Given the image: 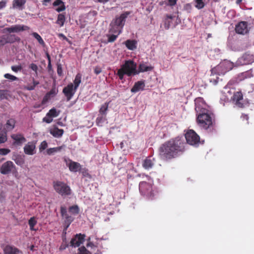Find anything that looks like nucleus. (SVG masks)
Returning <instances> with one entry per match:
<instances>
[{
    "instance_id": "28",
    "label": "nucleus",
    "mask_w": 254,
    "mask_h": 254,
    "mask_svg": "<svg viewBox=\"0 0 254 254\" xmlns=\"http://www.w3.org/2000/svg\"><path fill=\"white\" fill-rule=\"evenodd\" d=\"M153 67L151 65H148L145 63H141L139 65L138 73L140 72H143L145 71H150L152 69Z\"/></svg>"
},
{
    "instance_id": "60",
    "label": "nucleus",
    "mask_w": 254,
    "mask_h": 254,
    "mask_svg": "<svg viewBox=\"0 0 254 254\" xmlns=\"http://www.w3.org/2000/svg\"><path fill=\"white\" fill-rule=\"evenodd\" d=\"M48 60H49V63H48V68L49 69H51V67H52V65H51V60H50V56L49 55H48Z\"/></svg>"
},
{
    "instance_id": "44",
    "label": "nucleus",
    "mask_w": 254,
    "mask_h": 254,
    "mask_svg": "<svg viewBox=\"0 0 254 254\" xmlns=\"http://www.w3.org/2000/svg\"><path fill=\"white\" fill-rule=\"evenodd\" d=\"M48 147V143L46 141H42L39 146V151L40 152L45 150Z\"/></svg>"
},
{
    "instance_id": "38",
    "label": "nucleus",
    "mask_w": 254,
    "mask_h": 254,
    "mask_svg": "<svg viewBox=\"0 0 254 254\" xmlns=\"http://www.w3.org/2000/svg\"><path fill=\"white\" fill-rule=\"evenodd\" d=\"M108 108V104L105 103L101 107L100 109V113L101 115H105L106 114V111Z\"/></svg>"
},
{
    "instance_id": "41",
    "label": "nucleus",
    "mask_w": 254,
    "mask_h": 254,
    "mask_svg": "<svg viewBox=\"0 0 254 254\" xmlns=\"http://www.w3.org/2000/svg\"><path fill=\"white\" fill-rule=\"evenodd\" d=\"M36 223H37V222H36V220L35 219L34 217H32L30 219V220H29V225L30 226V229L31 230H35L34 228V227L36 225Z\"/></svg>"
},
{
    "instance_id": "8",
    "label": "nucleus",
    "mask_w": 254,
    "mask_h": 254,
    "mask_svg": "<svg viewBox=\"0 0 254 254\" xmlns=\"http://www.w3.org/2000/svg\"><path fill=\"white\" fill-rule=\"evenodd\" d=\"M194 102L195 110L197 115L209 111V107L205 103L203 98L201 97L197 98Z\"/></svg>"
},
{
    "instance_id": "10",
    "label": "nucleus",
    "mask_w": 254,
    "mask_h": 254,
    "mask_svg": "<svg viewBox=\"0 0 254 254\" xmlns=\"http://www.w3.org/2000/svg\"><path fill=\"white\" fill-rule=\"evenodd\" d=\"M254 62V56L250 54H245L237 62V65H240L252 64Z\"/></svg>"
},
{
    "instance_id": "35",
    "label": "nucleus",
    "mask_w": 254,
    "mask_h": 254,
    "mask_svg": "<svg viewBox=\"0 0 254 254\" xmlns=\"http://www.w3.org/2000/svg\"><path fill=\"white\" fill-rule=\"evenodd\" d=\"M65 16L63 14H59L58 16V19L56 23L59 24L61 27H62L65 22Z\"/></svg>"
},
{
    "instance_id": "16",
    "label": "nucleus",
    "mask_w": 254,
    "mask_h": 254,
    "mask_svg": "<svg viewBox=\"0 0 254 254\" xmlns=\"http://www.w3.org/2000/svg\"><path fill=\"white\" fill-rule=\"evenodd\" d=\"M11 137L13 140V145L15 146H21L26 141L25 138L21 134H12L11 135Z\"/></svg>"
},
{
    "instance_id": "18",
    "label": "nucleus",
    "mask_w": 254,
    "mask_h": 254,
    "mask_svg": "<svg viewBox=\"0 0 254 254\" xmlns=\"http://www.w3.org/2000/svg\"><path fill=\"white\" fill-rule=\"evenodd\" d=\"M24 152L26 154L32 155L36 153V145L34 142H29L23 148Z\"/></svg>"
},
{
    "instance_id": "51",
    "label": "nucleus",
    "mask_w": 254,
    "mask_h": 254,
    "mask_svg": "<svg viewBox=\"0 0 254 254\" xmlns=\"http://www.w3.org/2000/svg\"><path fill=\"white\" fill-rule=\"evenodd\" d=\"M11 68V69L15 72L21 70L22 69V67L21 65L12 66Z\"/></svg>"
},
{
    "instance_id": "1",
    "label": "nucleus",
    "mask_w": 254,
    "mask_h": 254,
    "mask_svg": "<svg viewBox=\"0 0 254 254\" xmlns=\"http://www.w3.org/2000/svg\"><path fill=\"white\" fill-rule=\"evenodd\" d=\"M184 143L177 137L166 142L160 148V156L163 159H171L177 156L179 152L184 151Z\"/></svg>"
},
{
    "instance_id": "50",
    "label": "nucleus",
    "mask_w": 254,
    "mask_h": 254,
    "mask_svg": "<svg viewBox=\"0 0 254 254\" xmlns=\"http://www.w3.org/2000/svg\"><path fill=\"white\" fill-rule=\"evenodd\" d=\"M57 73L60 76L63 75L62 65L61 64H57Z\"/></svg>"
},
{
    "instance_id": "27",
    "label": "nucleus",
    "mask_w": 254,
    "mask_h": 254,
    "mask_svg": "<svg viewBox=\"0 0 254 254\" xmlns=\"http://www.w3.org/2000/svg\"><path fill=\"white\" fill-rule=\"evenodd\" d=\"M53 5L54 6H59V7L56 9V10L59 12L63 11L65 9L64 3L62 0H56L53 3Z\"/></svg>"
},
{
    "instance_id": "23",
    "label": "nucleus",
    "mask_w": 254,
    "mask_h": 254,
    "mask_svg": "<svg viewBox=\"0 0 254 254\" xmlns=\"http://www.w3.org/2000/svg\"><path fill=\"white\" fill-rule=\"evenodd\" d=\"M26 3V0H13L12 4V8L18 10H22Z\"/></svg>"
},
{
    "instance_id": "52",
    "label": "nucleus",
    "mask_w": 254,
    "mask_h": 254,
    "mask_svg": "<svg viewBox=\"0 0 254 254\" xmlns=\"http://www.w3.org/2000/svg\"><path fill=\"white\" fill-rule=\"evenodd\" d=\"M91 238L90 237H89L87 239V247H91V248H94L95 247H96L97 246H95L92 242L90 241Z\"/></svg>"
},
{
    "instance_id": "53",
    "label": "nucleus",
    "mask_w": 254,
    "mask_h": 254,
    "mask_svg": "<svg viewBox=\"0 0 254 254\" xmlns=\"http://www.w3.org/2000/svg\"><path fill=\"white\" fill-rule=\"evenodd\" d=\"M105 115H101V116L100 117H98L97 118V123L98 124H100L102 122H103L104 120H105Z\"/></svg>"
},
{
    "instance_id": "21",
    "label": "nucleus",
    "mask_w": 254,
    "mask_h": 254,
    "mask_svg": "<svg viewBox=\"0 0 254 254\" xmlns=\"http://www.w3.org/2000/svg\"><path fill=\"white\" fill-rule=\"evenodd\" d=\"M3 251L4 254H19L20 252L18 249L10 245L4 246Z\"/></svg>"
},
{
    "instance_id": "33",
    "label": "nucleus",
    "mask_w": 254,
    "mask_h": 254,
    "mask_svg": "<svg viewBox=\"0 0 254 254\" xmlns=\"http://www.w3.org/2000/svg\"><path fill=\"white\" fill-rule=\"evenodd\" d=\"M12 160L18 166L22 167L24 164V159L21 156H16L12 158Z\"/></svg>"
},
{
    "instance_id": "6",
    "label": "nucleus",
    "mask_w": 254,
    "mask_h": 254,
    "mask_svg": "<svg viewBox=\"0 0 254 254\" xmlns=\"http://www.w3.org/2000/svg\"><path fill=\"white\" fill-rule=\"evenodd\" d=\"M53 186L56 191L63 196L68 195L71 193L70 187L64 182H55L54 183Z\"/></svg>"
},
{
    "instance_id": "39",
    "label": "nucleus",
    "mask_w": 254,
    "mask_h": 254,
    "mask_svg": "<svg viewBox=\"0 0 254 254\" xmlns=\"http://www.w3.org/2000/svg\"><path fill=\"white\" fill-rule=\"evenodd\" d=\"M172 17L171 16H167L165 20V28L166 29H168L170 26L171 19Z\"/></svg>"
},
{
    "instance_id": "29",
    "label": "nucleus",
    "mask_w": 254,
    "mask_h": 254,
    "mask_svg": "<svg viewBox=\"0 0 254 254\" xmlns=\"http://www.w3.org/2000/svg\"><path fill=\"white\" fill-rule=\"evenodd\" d=\"M153 159L151 158L145 159L143 162L142 166L145 169H149L151 168L154 164Z\"/></svg>"
},
{
    "instance_id": "24",
    "label": "nucleus",
    "mask_w": 254,
    "mask_h": 254,
    "mask_svg": "<svg viewBox=\"0 0 254 254\" xmlns=\"http://www.w3.org/2000/svg\"><path fill=\"white\" fill-rule=\"evenodd\" d=\"M145 86V83L143 81H139L136 82L131 89V91L133 93L137 92L140 90H143Z\"/></svg>"
},
{
    "instance_id": "2",
    "label": "nucleus",
    "mask_w": 254,
    "mask_h": 254,
    "mask_svg": "<svg viewBox=\"0 0 254 254\" xmlns=\"http://www.w3.org/2000/svg\"><path fill=\"white\" fill-rule=\"evenodd\" d=\"M137 74H138V71L136 69V64L130 60L126 61L125 64L122 65L121 68L118 70L117 73L121 80L124 78L125 74L131 76Z\"/></svg>"
},
{
    "instance_id": "49",
    "label": "nucleus",
    "mask_w": 254,
    "mask_h": 254,
    "mask_svg": "<svg viewBox=\"0 0 254 254\" xmlns=\"http://www.w3.org/2000/svg\"><path fill=\"white\" fill-rule=\"evenodd\" d=\"M10 152L9 149L7 148H1L0 149V155H6Z\"/></svg>"
},
{
    "instance_id": "42",
    "label": "nucleus",
    "mask_w": 254,
    "mask_h": 254,
    "mask_svg": "<svg viewBox=\"0 0 254 254\" xmlns=\"http://www.w3.org/2000/svg\"><path fill=\"white\" fill-rule=\"evenodd\" d=\"M78 254H91L84 247L78 248Z\"/></svg>"
},
{
    "instance_id": "47",
    "label": "nucleus",
    "mask_w": 254,
    "mask_h": 254,
    "mask_svg": "<svg viewBox=\"0 0 254 254\" xmlns=\"http://www.w3.org/2000/svg\"><path fill=\"white\" fill-rule=\"evenodd\" d=\"M192 8V5L190 3H187L184 5V9L188 12H190Z\"/></svg>"
},
{
    "instance_id": "61",
    "label": "nucleus",
    "mask_w": 254,
    "mask_h": 254,
    "mask_svg": "<svg viewBox=\"0 0 254 254\" xmlns=\"http://www.w3.org/2000/svg\"><path fill=\"white\" fill-rule=\"evenodd\" d=\"M97 2L105 3L107 2L110 0H96Z\"/></svg>"
},
{
    "instance_id": "9",
    "label": "nucleus",
    "mask_w": 254,
    "mask_h": 254,
    "mask_svg": "<svg viewBox=\"0 0 254 254\" xmlns=\"http://www.w3.org/2000/svg\"><path fill=\"white\" fill-rule=\"evenodd\" d=\"M16 170V167L11 161H7L3 163L0 168V172L1 174L7 175L11 173H13Z\"/></svg>"
},
{
    "instance_id": "19",
    "label": "nucleus",
    "mask_w": 254,
    "mask_h": 254,
    "mask_svg": "<svg viewBox=\"0 0 254 254\" xmlns=\"http://www.w3.org/2000/svg\"><path fill=\"white\" fill-rule=\"evenodd\" d=\"M128 13L126 12L121 14L119 16L116 17L115 19L112 20V22L115 23L117 25L123 28L125 24V22L126 18L127 17Z\"/></svg>"
},
{
    "instance_id": "57",
    "label": "nucleus",
    "mask_w": 254,
    "mask_h": 254,
    "mask_svg": "<svg viewBox=\"0 0 254 254\" xmlns=\"http://www.w3.org/2000/svg\"><path fill=\"white\" fill-rule=\"evenodd\" d=\"M102 71V70L101 69V68L99 67H95V68H94V72L96 74H98L99 73H100Z\"/></svg>"
},
{
    "instance_id": "43",
    "label": "nucleus",
    "mask_w": 254,
    "mask_h": 254,
    "mask_svg": "<svg viewBox=\"0 0 254 254\" xmlns=\"http://www.w3.org/2000/svg\"><path fill=\"white\" fill-rule=\"evenodd\" d=\"M7 138V135L6 132H5L4 133L0 134V143H3L6 141Z\"/></svg>"
},
{
    "instance_id": "64",
    "label": "nucleus",
    "mask_w": 254,
    "mask_h": 254,
    "mask_svg": "<svg viewBox=\"0 0 254 254\" xmlns=\"http://www.w3.org/2000/svg\"><path fill=\"white\" fill-rule=\"evenodd\" d=\"M242 118H243V119H246V120H248V117L247 115H243L242 116Z\"/></svg>"
},
{
    "instance_id": "14",
    "label": "nucleus",
    "mask_w": 254,
    "mask_h": 254,
    "mask_svg": "<svg viewBox=\"0 0 254 254\" xmlns=\"http://www.w3.org/2000/svg\"><path fill=\"white\" fill-rule=\"evenodd\" d=\"M236 32L240 34H247L249 30L248 23L246 21L240 22L235 27Z\"/></svg>"
},
{
    "instance_id": "17",
    "label": "nucleus",
    "mask_w": 254,
    "mask_h": 254,
    "mask_svg": "<svg viewBox=\"0 0 254 254\" xmlns=\"http://www.w3.org/2000/svg\"><path fill=\"white\" fill-rule=\"evenodd\" d=\"M66 165L68 167L69 170L72 172H77L80 171L81 166L77 162H74L71 160H65Z\"/></svg>"
},
{
    "instance_id": "15",
    "label": "nucleus",
    "mask_w": 254,
    "mask_h": 254,
    "mask_svg": "<svg viewBox=\"0 0 254 254\" xmlns=\"http://www.w3.org/2000/svg\"><path fill=\"white\" fill-rule=\"evenodd\" d=\"M85 240V235L81 234H77L70 241V245L73 247H78L82 244Z\"/></svg>"
},
{
    "instance_id": "40",
    "label": "nucleus",
    "mask_w": 254,
    "mask_h": 254,
    "mask_svg": "<svg viewBox=\"0 0 254 254\" xmlns=\"http://www.w3.org/2000/svg\"><path fill=\"white\" fill-rule=\"evenodd\" d=\"M33 37L36 39L40 44H44V42L41 37L37 33L34 32L32 33Z\"/></svg>"
},
{
    "instance_id": "5",
    "label": "nucleus",
    "mask_w": 254,
    "mask_h": 254,
    "mask_svg": "<svg viewBox=\"0 0 254 254\" xmlns=\"http://www.w3.org/2000/svg\"><path fill=\"white\" fill-rule=\"evenodd\" d=\"M233 64L229 61L225 60L212 68V72H218L219 75H223L232 69Z\"/></svg>"
},
{
    "instance_id": "32",
    "label": "nucleus",
    "mask_w": 254,
    "mask_h": 254,
    "mask_svg": "<svg viewBox=\"0 0 254 254\" xmlns=\"http://www.w3.org/2000/svg\"><path fill=\"white\" fill-rule=\"evenodd\" d=\"M64 148L63 146L57 147H54V148H50L47 150L46 152L47 154L51 155L55 154L56 152H60L62 150V149Z\"/></svg>"
},
{
    "instance_id": "62",
    "label": "nucleus",
    "mask_w": 254,
    "mask_h": 254,
    "mask_svg": "<svg viewBox=\"0 0 254 254\" xmlns=\"http://www.w3.org/2000/svg\"><path fill=\"white\" fill-rule=\"evenodd\" d=\"M39 84V82L35 80L34 79L33 80V85H34V87Z\"/></svg>"
},
{
    "instance_id": "26",
    "label": "nucleus",
    "mask_w": 254,
    "mask_h": 254,
    "mask_svg": "<svg viewBox=\"0 0 254 254\" xmlns=\"http://www.w3.org/2000/svg\"><path fill=\"white\" fill-rule=\"evenodd\" d=\"M15 121L13 119L8 120L4 126V130L6 131L13 129L15 127Z\"/></svg>"
},
{
    "instance_id": "13",
    "label": "nucleus",
    "mask_w": 254,
    "mask_h": 254,
    "mask_svg": "<svg viewBox=\"0 0 254 254\" xmlns=\"http://www.w3.org/2000/svg\"><path fill=\"white\" fill-rule=\"evenodd\" d=\"M231 98L233 104L239 107H244L245 103L243 98V95L241 92H236Z\"/></svg>"
},
{
    "instance_id": "59",
    "label": "nucleus",
    "mask_w": 254,
    "mask_h": 254,
    "mask_svg": "<svg viewBox=\"0 0 254 254\" xmlns=\"http://www.w3.org/2000/svg\"><path fill=\"white\" fill-rule=\"evenodd\" d=\"M248 74H249V72H248L242 73L241 74V75L243 76V78H241L240 80H242V79H244L245 78H247L248 76Z\"/></svg>"
},
{
    "instance_id": "31",
    "label": "nucleus",
    "mask_w": 254,
    "mask_h": 254,
    "mask_svg": "<svg viewBox=\"0 0 254 254\" xmlns=\"http://www.w3.org/2000/svg\"><path fill=\"white\" fill-rule=\"evenodd\" d=\"M211 74L209 78V81L213 84L215 85L217 83L219 75L218 72H212V68L211 70Z\"/></svg>"
},
{
    "instance_id": "7",
    "label": "nucleus",
    "mask_w": 254,
    "mask_h": 254,
    "mask_svg": "<svg viewBox=\"0 0 254 254\" xmlns=\"http://www.w3.org/2000/svg\"><path fill=\"white\" fill-rule=\"evenodd\" d=\"M185 137L187 143L192 146H197L200 142L199 136L191 129L187 132Z\"/></svg>"
},
{
    "instance_id": "12",
    "label": "nucleus",
    "mask_w": 254,
    "mask_h": 254,
    "mask_svg": "<svg viewBox=\"0 0 254 254\" xmlns=\"http://www.w3.org/2000/svg\"><path fill=\"white\" fill-rule=\"evenodd\" d=\"M29 27L23 25H14L10 27L5 28L4 32H7L9 33H18L21 31L28 30Z\"/></svg>"
},
{
    "instance_id": "54",
    "label": "nucleus",
    "mask_w": 254,
    "mask_h": 254,
    "mask_svg": "<svg viewBox=\"0 0 254 254\" xmlns=\"http://www.w3.org/2000/svg\"><path fill=\"white\" fill-rule=\"evenodd\" d=\"M78 208L77 206H73L70 208V211L73 213H77L78 212Z\"/></svg>"
},
{
    "instance_id": "22",
    "label": "nucleus",
    "mask_w": 254,
    "mask_h": 254,
    "mask_svg": "<svg viewBox=\"0 0 254 254\" xmlns=\"http://www.w3.org/2000/svg\"><path fill=\"white\" fill-rule=\"evenodd\" d=\"M49 132L55 137L59 138L63 135L64 130L59 129L56 126H53L50 128Z\"/></svg>"
},
{
    "instance_id": "20",
    "label": "nucleus",
    "mask_w": 254,
    "mask_h": 254,
    "mask_svg": "<svg viewBox=\"0 0 254 254\" xmlns=\"http://www.w3.org/2000/svg\"><path fill=\"white\" fill-rule=\"evenodd\" d=\"M139 190L142 193L148 194L152 190L151 184L145 182H141L139 184Z\"/></svg>"
},
{
    "instance_id": "36",
    "label": "nucleus",
    "mask_w": 254,
    "mask_h": 254,
    "mask_svg": "<svg viewBox=\"0 0 254 254\" xmlns=\"http://www.w3.org/2000/svg\"><path fill=\"white\" fill-rule=\"evenodd\" d=\"M195 7L198 9H202L205 6V4L203 1V0H195Z\"/></svg>"
},
{
    "instance_id": "30",
    "label": "nucleus",
    "mask_w": 254,
    "mask_h": 254,
    "mask_svg": "<svg viewBox=\"0 0 254 254\" xmlns=\"http://www.w3.org/2000/svg\"><path fill=\"white\" fill-rule=\"evenodd\" d=\"M125 43L127 49L130 50H134L136 48L137 42L134 40H127Z\"/></svg>"
},
{
    "instance_id": "56",
    "label": "nucleus",
    "mask_w": 254,
    "mask_h": 254,
    "mask_svg": "<svg viewBox=\"0 0 254 254\" xmlns=\"http://www.w3.org/2000/svg\"><path fill=\"white\" fill-rule=\"evenodd\" d=\"M176 4V0H168V5L174 6Z\"/></svg>"
},
{
    "instance_id": "63",
    "label": "nucleus",
    "mask_w": 254,
    "mask_h": 254,
    "mask_svg": "<svg viewBox=\"0 0 254 254\" xmlns=\"http://www.w3.org/2000/svg\"><path fill=\"white\" fill-rule=\"evenodd\" d=\"M39 84V82L35 80L34 79L33 80V85H34V87Z\"/></svg>"
},
{
    "instance_id": "37",
    "label": "nucleus",
    "mask_w": 254,
    "mask_h": 254,
    "mask_svg": "<svg viewBox=\"0 0 254 254\" xmlns=\"http://www.w3.org/2000/svg\"><path fill=\"white\" fill-rule=\"evenodd\" d=\"M61 212L62 215L63 217L67 219V221H71V219L70 218H68L67 217V214H66V209L64 206H61Z\"/></svg>"
},
{
    "instance_id": "3",
    "label": "nucleus",
    "mask_w": 254,
    "mask_h": 254,
    "mask_svg": "<svg viewBox=\"0 0 254 254\" xmlns=\"http://www.w3.org/2000/svg\"><path fill=\"white\" fill-rule=\"evenodd\" d=\"M81 75L78 73L74 80V86L72 83L69 84L63 89V92L66 97L68 101L70 100L75 94L77 88L81 83Z\"/></svg>"
},
{
    "instance_id": "58",
    "label": "nucleus",
    "mask_w": 254,
    "mask_h": 254,
    "mask_svg": "<svg viewBox=\"0 0 254 254\" xmlns=\"http://www.w3.org/2000/svg\"><path fill=\"white\" fill-rule=\"evenodd\" d=\"M25 88L28 90H32L34 89L35 87H34V85H28V86L25 87Z\"/></svg>"
},
{
    "instance_id": "34",
    "label": "nucleus",
    "mask_w": 254,
    "mask_h": 254,
    "mask_svg": "<svg viewBox=\"0 0 254 254\" xmlns=\"http://www.w3.org/2000/svg\"><path fill=\"white\" fill-rule=\"evenodd\" d=\"M12 36H6L3 35L0 37V46H3L7 43L11 42L12 41L10 40L9 38Z\"/></svg>"
},
{
    "instance_id": "46",
    "label": "nucleus",
    "mask_w": 254,
    "mask_h": 254,
    "mask_svg": "<svg viewBox=\"0 0 254 254\" xmlns=\"http://www.w3.org/2000/svg\"><path fill=\"white\" fill-rule=\"evenodd\" d=\"M4 77L5 78H7V79H10L12 81H14V80H17V78L14 76V75H12L10 74H9V73H6L4 75Z\"/></svg>"
},
{
    "instance_id": "25",
    "label": "nucleus",
    "mask_w": 254,
    "mask_h": 254,
    "mask_svg": "<svg viewBox=\"0 0 254 254\" xmlns=\"http://www.w3.org/2000/svg\"><path fill=\"white\" fill-rule=\"evenodd\" d=\"M109 32L113 34H117L118 35L121 33L122 28L117 25L115 23L111 22Z\"/></svg>"
},
{
    "instance_id": "4",
    "label": "nucleus",
    "mask_w": 254,
    "mask_h": 254,
    "mask_svg": "<svg viewBox=\"0 0 254 254\" xmlns=\"http://www.w3.org/2000/svg\"><path fill=\"white\" fill-rule=\"evenodd\" d=\"M212 114L209 111L197 115V121L201 127L207 129L212 124Z\"/></svg>"
},
{
    "instance_id": "45",
    "label": "nucleus",
    "mask_w": 254,
    "mask_h": 254,
    "mask_svg": "<svg viewBox=\"0 0 254 254\" xmlns=\"http://www.w3.org/2000/svg\"><path fill=\"white\" fill-rule=\"evenodd\" d=\"M119 35H118L117 34V35H115V34H112V35H108L107 36L108 37V42H113L114 41H115L117 38L118 37V36Z\"/></svg>"
},
{
    "instance_id": "48",
    "label": "nucleus",
    "mask_w": 254,
    "mask_h": 254,
    "mask_svg": "<svg viewBox=\"0 0 254 254\" xmlns=\"http://www.w3.org/2000/svg\"><path fill=\"white\" fill-rule=\"evenodd\" d=\"M29 68L35 72L36 75H37V70L38 69V66L35 64H31L29 65Z\"/></svg>"
},
{
    "instance_id": "11",
    "label": "nucleus",
    "mask_w": 254,
    "mask_h": 254,
    "mask_svg": "<svg viewBox=\"0 0 254 254\" xmlns=\"http://www.w3.org/2000/svg\"><path fill=\"white\" fill-rule=\"evenodd\" d=\"M60 113V111L59 110H57L55 108H53L47 113L46 116L43 119V121L48 124H50L53 121V119L58 117Z\"/></svg>"
},
{
    "instance_id": "55",
    "label": "nucleus",
    "mask_w": 254,
    "mask_h": 254,
    "mask_svg": "<svg viewBox=\"0 0 254 254\" xmlns=\"http://www.w3.org/2000/svg\"><path fill=\"white\" fill-rule=\"evenodd\" d=\"M7 1L6 0H1L0 1V10L4 8L6 6Z\"/></svg>"
}]
</instances>
